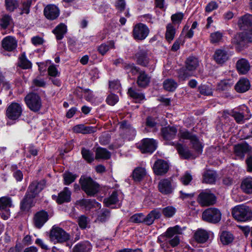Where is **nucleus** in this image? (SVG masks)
Listing matches in <instances>:
<instances>
[{
  "mask_svg": "<svg viewBox=\"0 0 252 252\" xmlns=\"http://www.w3.org/2000/svg\"><path fill=\"white\" fill-rule=\"evenodd\" d=\"M14 207L12 199L8 196L0 197V216L6 220L11 215L10 208Z\"/></svg>",
  "mask_w": 252,
  "mask_h": 252,
  "instance_id": "5",
  "label": "nucleus"
},
{
  "mask_svg": "<svg viewBox=\"0 0 252 252\" xmlns=\"http://www.w3.org/2000/svg\"><path fill=\"white\" fill-rule=\"evenodd\" d=\"M162 212L165 217L170 218L176 213V209L172 206H167L162 209Z\"/></svg>",
  "mask_w": 252,
  "mask_h": 252,
  "instance_id": "59",
  "label": "nucleus"
},
{
  "mask_svg": "<svg viewBox=\"0 0 252 252\" xmlns=\"http://www.w3.org/2000/svg\"><path fill=\"white\" fill-rule=\"evenodd\" d=\"M181 233V229L179 225L168 228L165 233L166 237L171 238L174 235Z\"/></svg>",
  "mask_w": 252,
  "mask_h": 252,
  "instance_id": "53",
  "label": "nucleus"
},
{
  "mask_svg": "<svg viewBox=\"0 0 252 252\" xmlns=\"http://www.w3.org/2000/svg\"><path fill=\"white\" fill-rule=\"evenodd\" d=\"M67 32L66 26L63 23L58 25L53 30V33L56 35L57 40L62 39Z\"/></svg>",
  "mask_w": 252,
  "mask_h": 252,
  "instance_id": "36",
  "label": "nucleus"
},
{
  "mask_svg": "<svg viewBox=\"0 0 252 252\" xmlns=\"http://www.w3.org/2000/svg\"><path fill=\"white\" fill-rule=\"evenodd\" d=\"M163 88L165 90L169 92H173L178 87L177 83L172 79H167L163 83Z\"/></svg>",
  "mask_w": 252,
  "mask_h": 252,
  "instance_id": "44",
  "label": "nucleus"
},
{
  "mask_svg": "<svg viewBox=\"0 0 252 252\" xmlns=\"http://www.w3.org/2000/svg\"><path fill=\"white\" fill-rule=\"evenodd\" d=\"M252 66L249 61L245 58L238 60L236 63V68L240 75H246L251 69Z\"/></svg>",
  "mask_w": 252,
  "mask_h": 252,
  "instance_id": "17",
  "label": "nucleus"
},
{
  "mask_svg": "<svg viewBox=\"0 0 252 252\" xmlns=\"http://www.w3.org/2000/svg\"><path fill=\"white\" fill-rule=\"evenodd\" d=\"M202 217L203 220L207 222L216 223L220 220L221 214L220 211L216 208H209L203 212Z\"/></svg>",
  "mask_w": 252,
  "mask_h": 252,
  "instance_id": "7",
  "label": "nucleus"
},
{
  "mask_svg": "<svg viewBox=\"0 0 252 252\" xmlns=\"http://www.w3.org/2000/svg\"><path fill=\"white\" fill-rule=\"evenodd\" d=\"M179 134L181 138L190 140L192 148L195 152L199 154L202 152L203 146L195 135L192 134L188 131H180Z\"/></svg>",
  "mask_w": 252,
  "mask_h": 252,
  "instance_id": "8",
  "label": "nucleus"
},
{
  "mask_svg": "<svg viewBox=\"0 0 252 252\" xmlns=\"http://www.w3.org/2000/svg\"><path fill=\"white\" fill-rule=\"evenodd\" d=\"M96 127L91 126H86L83 124L77 125L72 128V130L76 133L83 134L93 133L96 131Z\"/></svg>",
  "mask_w": 252,
  "mask_h": 252,
  "instance_id": "23",
  "label": "nucleus"
},
{
  "mask_svg": "<svg viewBox=\"0 0 252 252\" xmlns=\"http://www.w3.org/2000/svg\"><path fill=\"white\" fill-rule=\"evenodd\" d=\"M251 87L249 80L243 77L238 81L235 86V90L239 93H243L248 91Z\"/></svg>",
  "mask_w": 252,
  "mask_h": 252,
  "instance_id": "25",
  "label": "nucleus"
},
{
  "mask_svg": "<svg viewBox=\"0 0 252 252\" xmlns=\"http://www.w3.org/2000/svg\"><path fill=\"white\" fill-rule=\"evenodd\" d=\"M52 240L59 243L66 242L69 239V235L62 228L58 227H53L50 234Z\"/></svg>",
  "mask_w": 252,
  "mask_h": 252,
  "instance_id": "10",
  "label": "nucleus"
},
{
  "mask_svg": "<svg viewBox=\"0 0 252 252\" xmlns=\"http://www.w3.org/2000/svg\"><path fill=\"white\" fill-rule=\"evenodd\" d=\"M81 153L83 158L88 162L90 163L94 161V154L90 150L83 148L82 149Z\"/></svg>",
  "mask_w": 252,
  "mask_h": 252,
  "instance_id": "55",
  "label": "nucleus"
},
{
  "mask_svg": "<svg viewBox=\"0 0 252 252\" xmlns=\"http://www.w3.org/2000/svg\"><path fill=\"white\" fill-rule=\"evenodd\" d=\"M129 220L134 223L144 222V215L142 213L134 214L130 218Z\"/></svg>",
  "mask_w": 252,
  "mask_h": 252,
  "instance_id": "61",
  "label": "nucleus"
},
{
  "mask_svg": "<svg viewBox=\"0 0 252 252\" xmlns=\"http://www.w3.org/2000/svg\"><path fill=\"white\" fill-rule=\"evenodd\" d=\"M24 100L28 108L34 112L39 111L42 107L41 98L36 93H29L26 96Z\"/></svg>",
  "mask_w": 252,
  "mask_h": 252,
  "instance_id": "3",
  "label": "nucleus"
},
{
  "mask_svg": "<svg viewBox=\"0 0 252 252\" xmlns=\"http://www.w3.org/2000/svg\"><path fill=\"white\" fill-rule=\"evenodd\" d=\"M176 148L179 155L184 158L188 159L192 156V154L189 149L184 147L182 144H177Z\"/></svg>",
  "mask_w": 252,
  "mask_h": 252,
  "instance_id": "42",
  "label": "nucleus"
},
{
  "mask_svg": "<svg viewBox=\"0 0 252 252\" xmlns=\"http://www.w3.org/2000/svg\"><path fill=\"white\" fill-rule=\"evenodd\" d=\"M76 176L73 174L68 172L63 174V179L65 185H69L74 181Z\"/></svg>",
  "mask_w": 252,
  "mask_h": 252,
  "instance_id": "60",
  "label": "nucleus"
},
{
  "mask_svg": "<svg viewBox=\"0 0 252 252\" xmlns=\"http://www.w3.org/2000/svg\"><path fill=\"white\" fill-rule=\"evenodd\" d=\"M115 48V43L113 41H110L106 43L101 44L98 47V51L102 55H104L110 49Z\"/></svg>",
  "mask_w": 252,
  "mask_h": 252,
  "instance_id": "45",
  "label": "nucleus"
},
{
  "mask_svg": "<svg viewBox=\"0 0 252 252\" xmlns=\"http://www.w3.org/2000/svg\"><path fill=\"white\" fill-rule=\"evenodd\" d=\"M238 25L241 30H245L246 28L252 26V15L246 14L239 18Z\"/></svg>",
  "mask_w": 252,
  "mask_h": 252,
  "instance_id": "30",
  "label": "nucleus"
},
{
  "mask_svg": "<svg viewBox=\"0 0 252 252\" xmlns=\"http://www.w3.org/2000/svg\"><path fill=\"white\" fill-rule=\"evenodd\" d=\"M22 108L21 105L18 103L12 102L7 108L6 116L10 120H17L21 115Z\"/></svg>",
  "mask_w": 252,
  "mask_h": 252,
  "instance_id": "11",
  "label": "nucleus"
},
{
  "mask_svg": "<svg viewBox=\"0 0 252 252\" xmlns=\"http://www.w3.org/2000/svg\"><path fill=\"white\" fill-rule=\"evenodd\" d=\"M223 33L220 31H217L211 33L210 41L212 44H217L222 41Z\"/></svg>",
  "mask_w": 252,
  "mask_h": 252,
  "instance_id": "47",
  "label": "nucleus"
},
{
  "mask_svg": "<svg viewBox=\"0 0 252 252\" xmlns=\"http://www.w3.org/2000/svg\"><path fill=\"white\" fill-rule=\"evenodd\" d=\"M160 212L158 209L152 210L146 217L144 216V222L148 225L152 224L156 219L160 217Z\"/></svg>",
  "mask_w": 252,
  "mask_h": 252,
  "instance_id": "33",
  "label": "nucleus"
},
{
  "mask_svg": "<svg viewBox=\"0 0 252 252\" xmlns=\"http://www.w3.org/2000/svg\"><path fill=\"white\" fill-rule=\"evenodd\" d=\"M230 115L234 118L237 123H243L244 116L242 113H241L237 111H233L231 112Z\"/></svg>",
  "mask_w": 252,
  "mask_h": 252,
  "instance_id": "62",
  "label": "nucleus"
},
{
  "mask_svg": "<svg viewBox=\"0 0 252 252\" xmlns=\"http://www.w3.org/2000/svg\"><path fill=\"white\" fill-rule=\"evenodd\" d=\"M154 172L157 175H162L167 172L169 169L168 163L163 159H158L154 163Z\"/></svg>",
  "mask_w": 252,
  "mask_h": 252,
  "instance_id": "18",
  "label": "nucleus"
},
{
  "mask_svg": "<svg viewBox=\"0 0 252 252\" xmlns=\"http://www.w3.org/2000/svg\"><path fill=\"white\" fill-rule=\"evenodd\" d=\"M233 85V82L231 80H223L221 81L218 84V89L224 91L228 89Z\"/></svg>",
  "mask_w": 252,
  "mask_h": 252,
  "instance_id": "56",
  "label": "nucleus"
},
{
  "mask_svg": "<svg viewBox=\"0 0 252 252\" xmlns=\"http://www.w3.org/2000/svg\"><path fill=\"white\" fill-rule=\"evenodd\" d=\"M81 188L90 196H94L99 191V185L91 178L81 177L80 179Z\"/></svg>",
  "mask_w": 252,
  "mask_h": 252,
  "instance_id": "2",
  "label": "nucleus"
},
{
  "mask_svg": "<svg viewBox=\"0 0 252 252\" xmlns=\"http://www.w3.org/2000/svg\"><path fill=\"white\" fill-rule=\"evenodd\" d=\"M177 133V128L175 126L163 127L161 129V134L166 140H170L175 138Z\"/></svg>",
  "mask_w": 252,
  "mask_h": 252,
  "instance_id": "20",
  "label": "nucleus"
},
{
  "mask_svg": "<svg viewBox=\"0 0 252 252\" xmlns=\"http://www.w3.org/2000/svg\"><path fill=\"white\" fill-rule=\"evenodd\" d=\"M241 188L244 192L252 193V178L247 177L244 179L242 182Z\"/></svg>",
  "mask_w": 252,
  "mask_h": 252,
  "instance_id": "37",
  "label": "nucleus"
},
{
  "mask_svg": "<svg viewBox=\"0 0 252 252\" xmlns=\"http://www.w3.org/2000/svg\"><path fill=\"white\" fill-rule=\"evenodd\" d=\"M147 55V51L146 50H140L138 52L136 55L137 63L143 66H147L149 63Z\"/></svg>",
  "mask_w": 252,
  "mask_h": 252,
  "instance_id": "32",
  "label": "nucleus"
},
{
  "mask_svg": "<svg viewBox=\"0 0 252 252\" xmlns=\"http://www.w3.org/2000/svg\"><path fill=\"white\" fill-rule=\"evenodd\" d=\"M157 142L153 139L144 138L137 145V147L143 153H152L157 148Z\"/></svg>",
  "mask_w": 252,
  "mask_h": 252,
  "instance_id": "13",
  "label": "nucleus"
},
{
  "mask_svg": "<svg viewBox=\"0 0 252 252\" xmlns=\"http://www.w3.org/2000/svg\"><path fill=\"white\" fill-rule=\"evenodd\" d=\"M150 30L145 24L139 23L136 24L132 31V35L135 40H143L149 35Z\"/></svg>",
  "mask_w": 252,
  "mask_h": 252,
  "instance_id": "9",
  "label": "nucleus"
},
{
  "mask_svg": "<svg viewBox=\"0 0 252 252\" xmlns=\"http://www.w3.org/2000/svg\"><path fill=\"white\" fill-rule=\"evenodd\" d=\"M120 127L123 133L128 139H133L136 135L135 129L126 122H122L121 124Z\"/></svg>",
  "mask_w": 252,
  "mask_h": 252,
  "instance_id": "24",
  "label": "nucleus"
},
{
  "mask_svg": "<svg viewBox=\"0 0 252 252\" xmlns=\"http://www.w3.org/2000/svg\"><path fill=\"white\" fill-rule=\"evenodd\" d=\"M232 214L235 220L240 221L248 220L252 216L250 208L243 205L235 206L232 211Z\"/></svg>",
  "mask_w": 252,
  "mask_h": 252,
  "instance_id": "4",
  "label": "nucleus"
},
{
  "mask_svg": "<svg viewBox=\"0 0 252 252\" xmlns=\"http://www.w3.org/2000/svg\"><path fill=\"white\" fill-rule=\"evenodd\" d=\"M34 197L26 192L20 204V208L22 212H28L32 207L34 206L35 201Z\"/></svg>",
  "mask_w": 252,
  "mask_h": 252,
  "instance_id": "16",
  "label": "nucleus"
},
{
  "mask_svg": "<svg viewBox=\"0 0 252 252\" xmlns=\"http://www.w3.org/2000/svg\"><path fill=\"white\" fill-rule=\"evenodd\" d=\"M229 55L227 52L223 49H217L216 50L213 57L215 61L220 64L223 63L229 58Z\"/></svg>",
  "mask_w": 252,
  "mask_h": 252,
  "instance_id": "28",
  "label": "nucleus"
},
{
  "mask_svg": "<svg viewBox=\"0 0 252 252\" xmlns=\"http://www.w3.org/2000/svg\"><path fill=\"white\" fill-rule=\"evenodd\" d=\"M48 214L44 211L37 212L33 217V223L37 228H41L48 220Z\"/></svg>",
  "mask_w": 252,
  "mask_h": 252,
  "instance_id": "15",
  "label": "nucleus"
},
{
  "mask_svg": "<svg viewBox=\"0 0 252 252\" xmlns=\"http://www.w3.org/2000/svg\"><path fill=\"white\" fill-rule=\"evenodd\" d=\"M12 22L11 17L5 14L0 19V28L1 30L6 29Z\"/></svg>",
  "mask_w": 252,
  "mask_h": 252,
  "instance_id": "48",
  "label": "nucleus"
},
{
  "mask_svg": "<svg viewBox=\"0 0 252 252\" xmlns=\"http://www.w3.org/2000/svg\"><path fill=\"white\" fill-rule=\"evenodd\" d=\"M118 201L117 192L114 191L109 197L104 199L103 202L106 207H110L111 205L116 204Z\"/></svg>",
  "mask_w": 252,
  "mask_h": 252,
  "instance_id": "46",
  "label": "nucleus"
},
{
  "mask_svg": "<svg viewBox=\"0 0 252 252\" xmlns=\"http://www.w3.org/2000/svg\"><path fill=\"white\" fill-rule=\"evenodd\" d=\"M128 94L131 97L135 99L136 101H139L144 99V94L134 88H130L128 90Z\"/></svg>",
  "mask_w": 252,
  "mask_h": 252,
  "instance_id": "49",
  "label": "nucleus"
},
{
  "mask_svg": "<svg viewBox=\"0 0 252 252\" xmlns=\"http://www.w3.org/2000/svg\"><path fill=\"white\" fill-rule=\"evenodd\" d=\"M45 185L46 182L44 180L40 181H33L30 184L26 192L35 198L45 188Z\"/></svg>",
  "mask_w": 252,
  "mask_h": 252,
  "instance_id": "12",
  "label": "nucleus"
},
{
  "mask_svg": "<svg viewBox=\"0 0 252 252\" xmlns=\"http://www.w3.org/2000/svg\"><path fill=\"white\" fill-rule=\"evenodd\" d=\"M60 14V10L58 7L54 4L47 5L44 9V15L45 17L51 20L56 19Z\"/></svg>",
  "mask_w": 252,
  "mask_h": 252,
  "instance_id": "19",
  "label": "nucleus"
},
{
  "mask_svg": "<svg viewBox=\"0 0 252 252\" xmlns=\"http://www.w3.org/2000/svg\"><path fill=\"white\" fill-rule=\"evenodd\" d=\"M146 169L141 167H137L134 169L132 172V177L134 181L140 182L146 176Z\"/></svg>",
  "mask_w": 252,
  "mask_h": 252,
  "instance_id": "35",
  "label": "nucleus"
},
{
  "mask_svg": "<svg viewBox=\"0 0 252 252\" xmlns=\"http://www.w3.org/2000/svg\"><path fill=\"white\" fill-rule=\"evenodd\" d=\"M216 179V173L213 170H207L203 174V182L207 184L215 183Z\"/></svg>",
  "mask_w": 252,
  "mask_h": 252,
  "instance_id": "43",
  "label": "nucleus"
},
{
  "mask_svg": "<svg viewBox=\"0 0 252 252\" xmlns=\"http://www.w3.org/2000/svg\"><path fill=\"white\" fill-rule=\"evenodd\" d=\"M92 248L88 241L82 242L76 244L73 248V252H90Z\"/></svg>",
  "mask_w": 252,
  "mask_h": 252,
  "instance_id": "34",
  "label": "nucleus"
},
{
  "mask_svg": "<svg viewBox=\"0 0 252 252\" xmlns=\"http://www.w3.org/2000/svg\"><path fill=\"white\" fill-rule=\"evenodd\" d=\"M32 88H33L34 87L44 88L46 86V82L44 79L38 77L32 80Z\"/></svg>",
  "mask_w": 252,
  "mask_h": 252,
  "instance_id": "63",
  "label": "nucleus"
},
{
  "mask_svg": "<svg viewBox=\"0 0 252 252\" xmlns=\"http://www.w3.org/2000/svg\"><path fill=\"white\" fill-rule=\"evenodd\" d=\"M209 237V233L203 229H198L194 234V238L196 241L199 243H205Z\"/></svg>",
  "mask_w": 252,
  "mask_h": 252,
  "instance_id": "31",
  "label": "nucleus"
},
{
  "mask_svg": "<svg viewBox=\"0 0 252 252\" xmlns=\"http://www.w3.org/2000/svg\"><path fill=\"white\" fill-rule=\"evenodd\" d=\"M248 42L246 32L236 34L232 39V43L238 47H243Z\"/></svg>",
  "mask_w": 252,
  "mask_h": 252,
  "instance_id": "26",
  "label": "nucleus"
},
{
  "mask_svg": "<svg viewBox=\"0 0 252 252\" xmlns=\"http://www.w3.org/2000/svg\"><path fill=\"white\" fill-rule=\"evenodd\" d=\"M111 157V153L105 148L98 147L95 150V159H109Z\"/></svg>",
  "mask_w": 252,
  "mask_h": 252,
  "instance_id": "39",
  "label": "nucleus"
},
{
  "mask_svg": "<svg viewBox=\"0 0 252 252\" xmlns=\"http://www.w3.org/2000/svg\"><path fill=\"white\" fill-rule=\"evenodd\" d=\"M110 216V212L108 209H102L99 212L96 220L101 222H104L107 221Z\"/></svg>",
  "mask_w": 252,
  "mask_h": 252,
  "instance_id": "50",
  "label": "nucleus"
},
{
  "mask_svg": "<svg viewBox=\"0 0 252 252\" xmlns=\"http://www.w3.org/2000/svg\"><path fill=\"white\" fill-rule=\"evenodd\" d=\"M165 38L169 42H171L174 38L176 29L173 24L169 23L166 27Z\"/></svg>",
  "mask_w": 252,
  "mask_h": 252,
  "instance_id": "41",
  "label": "nucleus"
},
{
  "mask_svg": "<svg viewBox=\"0 0 252 252\" xmlns=\"http://www.w3.org/2000/svg\"><path fill=\"white\" fill-rule=\"evenodd\" d=\"M18 66L24 69L31 68L32 66L31 62L26 56L25 53H23L19 58Z\"/></svg>",
  "mask_w": 252,
  "mask_h": 252,
  "instance_id": "40",
  "label": "nucleus"
},
{
  "mask_svg": "<svg viewBox=\"0 0 252 252\" xmlns=\"http://www.w3.org/2000/svg\"><path fill=\"white\" fill-rule=\"evenodd\" d=\"M233 235L227 231H223L220 236V239L222 243L224 245H227L233 240Z\"/></svg>",
  "mask_w": 252,
  "mask_h": 252,
  "instance_id": "51",
  "label": "nucleus"
},
{
  "mask_svg": "<svg viewBox=\"0 0 252 252\" xmlns=\"http://www.w3.org/2000/svg\"><path fill=\"white\" fill-rule=\"evenodd\" d=\"M97 202L94 199H82L76 201V205L84 207L87 210H90L94 207Z\"/></svg>",
  "mask_w": 252,
  "mask_h": 252,
  "instance_id": "38",
  "label": "nucleus"
},
{
  "mask_svg": "<svg viewBox=\"0 0 252 252\" xmlns=\"http://www.w3.org/2000/svg\"><path fill=\"white\" fill-rule=\"evenodd\" d=\"M250 150V146L246 142L237 144L234 147V152L236 155L241 158H243L245 154Z\"/></svg>",
  "mask_w": 252,
  "mask_h": 252,
  "instance_id": "29",
  "label": "nucleus"
},
{
  "mask_svg": "<svg viewBox=\"0 0 252 252\" xmlns=\"http://www.w3.org/2000/svg\"><path fill=\"white\" fill-rule=\"evenodd\" d=\"M197 200L201 206H208L215 203L216 197L210 190L205 189L200 192Z\"/></svg>",
  "mask_w": 252,
  "mask_h": 252,
  "instance_id": "6",
  "label": "nucleus"
},
{
  "mask_svg": "<svg viewBox=\"0 0 252 252\" xmlns=\"http://www.w3.org/2000/svg\"><path fill=\"white\" fill-rule=\"evenodd\" d=\"M123 67L126 70L127 73H131L133 75H135L140 70L139 68L135 66L133 63H123Z\"/></svg>",
  "mask_w": 252,
  "mask_h": 252,
  "instance_id": "52",
  "label": "nucleus"
},
{
  "mask_svg": "<svg viewBox=\"0 0 252 252\" xmlns=\"http://www.w3.org/2000/svg\"><path fill=\"white\" fill-rule=\"evenodd\" d=\"M137 83L141 88L148 86L150 82L151 77L143 70H139Z\"/></svg>",
  "mask_w": 252,
  "mask_h": 252,
  "instance_id": "27",
  "label": "nucleus"
},
{
  "mask_svg": "<svg viewBox=\"0 0 252 252\" xmlns=\"http://www.w3.org/2000/svg\"><path fill=\"white\" fill-rule=\"evenodd\" d=\"M6 9L9 11H13L18 6L17 0H5Z\"/></svg>",
  "mask_w": 252,
  "mask_h": 252,
  "instance_id": "57",
  "label": "nucleus"
},
{
  "mask_svg": "<svg viewBox=\"0 0 252 252\" xmlns=\"http://www.w3.org/2000/svg\"><path fill=\"white\" fill-rule=\"evenodd\" d=\"M199 65L198 59L194 56L189 57L185 62V68L179 70L178 78L181 80H185L194 75V71Z\"/></svg>",
  "mask_w": 252,
  "mask_h": 252,
  "instance_id": "1",
  "label": "nucleus"
},
{
  "mask_svg": "<svg viewBox=\"0 0 252 252\" xmlns=\"http://www.w3.org/2000/svg\"><path fill=\"white\" fill-rule=\"evenodd\" d=\"M198 90L200 93L204 95H211L213 94V89L211 86L201 85Z\"/></svg>",
  "mask_w": 252,
  "mask_h": 252,
  "instance_id": "54",
  "label": "nucleus"
},
{
  "mask_svg": "<svg viewBox=\"0 0 252 252\" xmlns=\"http://www.w3.org/2000/svg\"><path fill=\"white\" fill-rule=\"evenodd\" d=\"M71 191L67 187H65L63 190L59 193L58 196H53V198H56V202L58 204H62L64 202H68L71 199Z\"/></svg>",
  "mask_w": 252,
  "mask_h": 252,
  "instance_id": "22",
  "label": "nucleus"
},
{
  "mask_svg": "<svg viewBox=\"0 0 252 252\" xmlns=\"http://www.w3.org/2000/svg\"><path fill=\"white\" fill-rule=\"evenodd\" d=\"M158 188L159 191L163 194L171 193L174 189L172 180L171 178L161 179L158 183Z\"/></svg>",
  "mask_w": 252,
  "mask_h": 252,
  "instance_id": "14",
  "label": "nucleus"
},
{
  "mask_svg": "<svg viewBox=\"0 0 252 252\" xmlns=\"http://www.w3.org/2000/svg\"><path fill=\"white\" fill-rule=\"evenodd\" d=\"M126 3L125 0H116L115 7L118 12H122L126 8Z\"/></svg>",
  "mask_w": 252,
  "mask_h": 252,
  "instance_id": "64",
  "label": "nucleus"
},
{
  "mask_svg": "<svg viewBox=\"0 0 252 252\" xmlns=\"http://www.w3.org/2000/svg\"><path fill=\"white\" fill-rule=\"evenodd\" d=\"M89 222V219L85 215H81L78 218V223L81 229L87 228Z\"/></svg>",
  "mask_w": 252,
  "mask_h": 252,
  "instance_id": "58",
  "label": "nucleus"
},
{
  "mask_svg": "<svg viewBox=\"0 0 252 252\" xmlns=\"http://www.w3.org/2000/svg\"><path fill=\"white\" fill-rule=\"evenodd\" d=\"M1 46L4 50L11 52L16 49L17 42L14 37L8 36L4 37L1 41Z\"/></svg>",
  "mask_w": 252,
  "mask_h": 252,
  "instance_id": "21",
  "label": "nucleus"
}]
</instances>
